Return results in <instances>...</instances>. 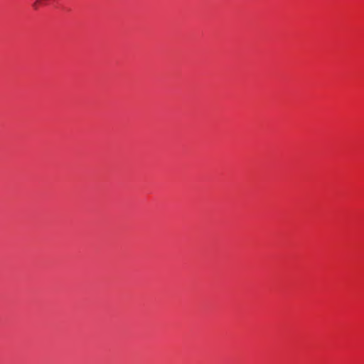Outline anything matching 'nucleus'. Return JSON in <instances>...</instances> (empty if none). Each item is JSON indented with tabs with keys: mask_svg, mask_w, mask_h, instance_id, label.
Returning a JSON list of instances; mask_svg holds the SVG:
<instances>
[{
	"mask_svg": "<svg viewBox=\"0 0 364 364\" xmlns=\"http://www.w3.org/2000/svg\"><path fill=\"white\" fill-rule=\"evenodd\" d=\"M49 1V0H36L33 4H32V7L34 9H38V6L41 5V4H47L48 2Z\"/></svg>",
	"mask_w": 364,
	"mask_h": 364,
	"instance_id": "f257e3e1",
	"label": "nucleus"
}]
</instances>
